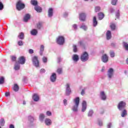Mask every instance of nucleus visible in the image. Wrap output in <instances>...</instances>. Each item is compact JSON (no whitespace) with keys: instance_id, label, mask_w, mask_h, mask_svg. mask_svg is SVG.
Returning a JSON list of instances; mask_svg holds the SVG:
<instances>
[{"instance_id":"f257e3e1","label":"nucleus","mask_w":128,"mask_h":128,"mask_svg":"<svg viewBox=\"0 0 128 128\" xmlns=\"http://www.w3.org/2000/svg\"><path fill=\"white\" fill-rule=\"evenodd\" d=\"M74 105L72 108L73 112H78V106H80V98L76 97L73 100Z\"/></svg>"},{"instance_id":"c85d7f7f","label":"nucleus","mask_w":128,"mask_h":128,"mask_svg":"<svg viewBox=\"0 0 128 128\" xmlns=\"http://www.w3.org/2000/svg\"><path fill=\"white\" fill-rule=\"evenodd\" d=\"M31 4H32V6H38V1L36 0H32L30 1Z\"/></svg>"},{"instance_id":"9b49d317","label":"nucleus","mask_w":128,"mask_h":128,"mask_svg":"<svg viewBox=\"0 0 128 128\" xmlns=\"http://www.w3.org/2000/svg\"><path fill=\"white\" fill-rule=\"evenodd\" d=\"M50 80L52 82H54L56 80V74L52 73L50 77Z\"/></svg>"},{"instance_id":"ea45409f","label":"nucleus","mask_w":128,"mask_h":128,"mask_svg":"<svg viewBox=\"0 0 128 128\" xmlns=\"http://www.w3.org/2000/svg\"><path fill=\"white\" fill-rule=\"evenodd\" d=\"M118 2V0H112L111 4L112 6H116Z\"/></svg>"},{"instance_id":"72a5a7b5","label":"nucleus","mask_w":128,"mask_h":128,"mask_svg":"<svg viewBox=\"0 0 128 128\" xmlns=\"http://www.w3.org/2000/svg\"><path fill=\"white\" fill-rule=\"evenodd\" d=\"M42 26V22H38L36 24V28L38 30H40Z\"/></svg>"},{"instance_id":"473e14b6","label":"nucleus","mask_w":128,"mask_h":128,"mask_svg":"<svg viewBox=\"0 0 128 128\" xmlns=\"http://www.w3.org/2000/svg\"><path fill=\"white\" fill-rule=\"evenodd\" d=\"M4 124H6V121H4V119L1 118L0 120V124L1 126H4Z\"/></svg>"},{"instance_id":"2eb2a0df","label":"nucleus","mask_w":128,"mask_h":128,"mask_svg":"<svg viewBox=\"0 0 128 128\" xmlns=\"http://www.w3.org/2000/svg\"><path fill=\"white\" fill-rule=\"evenodd\" d=\"M54 16V9L52 8H49L48 10V16L52 18Z\"/></svg>"},{"instance_id":"79ce46f5","label":"nucleus","mask_w":128,"mask_h":128,"mask_svg":"<svg viewBox=\"0 0 128 128\" xmlns=\"http://www.w3.org/2000/svg\"><path fill=\"white\" fill-rule=\"evenodd\" d=\"M100 7L97 6L95 7V12H100Z\"/></svg>"},{"instance_id":"de8ad7c7","label":"nucleus","mask_w":128,"mask_h":128,"mask_svg":"<svg viewBox=\"0 0 128 128\" xmlns=\"http://www.w3.org/2000/svg\"><path fill=\"white\" fill-rule=\"evenodd\" d=\"M46 114L48 116H52V112H50V111H47L46 112Z\"/></svg>"},{"instance_id":"864d4df0","label":"nucleus","mask_w":128,"mask_h":128,"mask_svg":"<svg viewBox=\"0 0 128 128\" xmlns=\"http://www.w3.org/2000/svg\"><path fill=\"white\" fill-rule=\"evenodd\" d=\"M42 60H43V62H48V58L46 57H44L42 58Z\"/></svg>"},{"instance_id":"13d9d810","label":"nucleus","mask_w":128,"mask_h":128,"mask_svg":"<svg viewBox=\"0 0 128 128\" xmlns=\"http://www.w3.org/2000/svg\"><path fill=\"white\" fill-rule=\"evenodd\" d=\"M110 12H114V9L113 8H110Z\"/></svg>"},{"instance_id":"4468645a","label":"nucleus","mask_w":128,"mask_h":128,"mask_svg":"<svg viewBox=\"0 0 128 128\" xmlns=\"http://www.w3.org/2000/svg\"><path fill=\"white\" fill-rule=\"evenodd\" d=\"M102 60L103 62H108V55H106V54H104L102 56Z\"/></svg>"},{"instance_id":"680f3d73","label":"nucleus","mask_w":128,"mask_h":128,"mask_svg":"<svg viewBox=\"0 0 128 128\" xmlns=\"http://www.w3.org/2000/svg\"><path fill=\"white\" fill-rule=\"evenodd\" d=\"M108 128H112V123H109V124H108Z\"/></svg>"},{"instance_id":"a878e982","label":"nucleus","mask_w":128,"mask_h":128,"mask_svg":"<svg viewBox=\"0 0 128 128\" xmlns=\"http://www.w3.org/2000/svg\"><path fill=\"white\" fill-rule=\"evenodd\" d=\"M127 115H128V111H126V110H124L121 114V116H122V118H124V116H126Z\"/></svg>"},{"instance_id":"bb28decb","label":"nucleus","mask_w":128,"mask_h":128,"mask_svg":"<svg viewBox=\"0 0 128 128\" xmlns=\"http://www.w3.org/2000/svg\"><path fill=\"white\" fill-rule=\"evenodd\" d=\"M28 122H30V124H32V122H34V117L32 116H28Z\"/></svg>"},{"instance_id":"e433bc0d","label":"nucleus","mask_w":128,"mask_h":128,"mask_svg":"<svg viewBox=\"0 0 128 128\" xmlns=\"http://www.w3.org/2000/svg\"><path fill=\"white\" fill-rule=\"evenodd\" d=\"M92 114H94V110H90L88 112V116H92Z\"/></svg>"},{"instance_id":"423d86ee","label":"nucleus","mask_w":128,"mask_h":128,"mask_svg":"<svg viewBox=\"0 0 128 128\" xmlns=\"http://www.w3.org/2000/svg\"><path fill=\"white\" fill-rule=\"evenodd\" d=\"M56 42L58 44L62 46L64 44V37L62 36H59L56 39Z\"/></svg>"},{"instance_id":"5fc2aeb1","label":"nucleus","mask_w":128,"mask_h":128,"mask_svg":"<svg viewBox=\"0 0 128 128\" xmlns=\"http://www.w3.org/2000/svg\"><path fill=\"white\" fill-rule=\"evenodd\" d=\"M63 102H64V106H66V104H68V100H66V99H64V100H63Z\"/></svg>"},{"instance_id":"393cba45","label":"nucleus","mask_w":128,"mask_h":128,"mask_svg":"<svg viewBox=\"0 0 128 128\" xmlns=\"http://www.w3.org/2000/svg\"><path fill=\"white\" fill-rule=\"evenodd\" d=\"M98 26V21L96 20V17L94 16L93 18V26L96 27Z\"/></svg>"},{"instance_id":"0e129e2a","label":"nucleus","mask_w":128,"mask_h":128,"mask_svg":"<svg viewBox=\"0 0 128 128\" xmlns=\"http://www.w3.org/2000/svg\"><path fill=\"white\" fill-rule=\"evenodd\" d=\"M58 62H62V58H60V57H58Z\"/></svg>"},{"instance_id":"c9c22d12","label":"nucleus","mask_w":128,"mask_h":128,"mask_svg":"<svg viewBox=\"0 0 128 128\" xmlns=\"http://www.w3.org/2000/svg\"><path fill=\"white\" fill-rule=\"evenodd\" d=\"M13 89L14 92H18L19 90L18 86L16 84H15L14 85Z\"/></svg>"},{"instance_id":"774afa93","label":"nucleus","mask_w":128,"mask_h":128,"mask_svg":"<svg viewBox=\"0 0 128 128\" xmlns=\"http://www.w3.org/2000/svg\"><path fill=\"white\" fill-rule=\"evenodd\" d=\"M126 64H128V58L126 59Z\"/></svg>"},{"instance_id":"a211bd4d","label":"nucleus","mask_w":128,"mask_h":128,"mask_svg":"<svg viewBox=\"0 0 128 128\" xmlns=\"http://www.w3.org/2000/svg\"><path fill=\"white\" fill-rule=\"evenodd\" d=\"M32 100H34V102H38V100H40L38 95L37 94H34L32 96Z\"/></svg>"},{"instance_id":"8fccbe9b","label":"nucleus","mask_w":128,"mask_h":128,"mask_svg":"<svg viewBox=\"0 0 128 128\" xmlns=\"http://www.w3.org/2000/svg\"><path fill=\"white\" fill-rule=\"evenodd\" d=\"M4 8V4L2 2H0V10H2Z\"/></svg>"},{"instance_id":"c756f323","label":"nucleus","mask_w":128,"mask_h":128,"mask_svg":"<svg viewBox=\"0 0 128 128\" xmlns=\"http://www.w3.org/2000/svg\"><path fill=\"white\" fill-rule=\"evenodd\" d=\"M24 32H20V33L19 35L18 36V38L20 40H24Z\"/></svg>"},{"instance_id":"b1692460","label":"nucleus","mask_w":128,"mask_h":128,"mask_svg":"<svg viewBox=\"0 0 128 128\" xmlns=\"http://www.w3.org/2000/svg\"><path fill=\"white\" fill-rule=\"evenodd\" d=\"M98 20H102L104 18V14H102V12H99L98 14Z\"/></svg>"},{"instance_id":"f704fd0d","label":"nucleus","mask_w":128,"mask_h":128,"mask_svg":"<svg viewBox=\"0 0 128 128\" xmlns=\"http://www.w3.org/2000/svg\"><path fill=\"white\" fill-rule=\"evenodd\" d=\"M20 64H18L16 62L14 67V69L15 70H20Z\"/></svg>"},{"instance_id":"bf43d9fd","label":"nucleus","mask_w":128,"mask_h":128,"mask_svg":"<svg viewBox=\"0 0 128 128\" xmlns=\"http://www.w3.org/2000/svg\"><path fill=\"white\" fill-rule=\"evenodd\" d=\"M34 52V50L32 49L29 50V54H32Z\"/></svg>"},{"instance_id":"c03bdc74","label":"nucleus","mask_w":128,"mask_h":128,"mask_svg":"<svg viewBox=\"0 0 128 128\" xmlns=\"http://www.w3.org/2000/svg\"><path fill=\"white\" fill-rule=\"evenodd\" d=\"M18 45L20 46H24V43L22 42V40L18 41Z\"/></svg>"},{"instance_id":"338daca9","label":"nucleus","mask_w":128,"mask_h":128,"mask_svg":"<svg viewBox=\"0 0 128 128\" xmlns=\"http://www.w3.org/2000/svg\"><path fill=\"white\" fill-rule=\"evenodd\" d=\"M80 46H82V41H80L78 42Z\"/></svg>"},{"instance_id":"49530a36","label":"nucleus","mask_w":128,"mask_h":128,"mask_svg":"<svg viewBox=\"0 0 128 128\" xmlns=\"http://www.w3.org/2000/svg\"><path fill=\"white\" fill-rule=\"evenodd\" d=\"M110 58H114V52H110Z\"/></svg>"},{"instance_id":"a19ab883","label":"nucleus","mask_w":128,"mask_h":128,"mask_svg":"<svg viewBox=\"0 0 128 128\" xmlns=\"http://www.w3.org/2000/svg\"><path fill=\"white\" fill-rule=\"evenodd\" d=\"M57 72L59 74H62V68H58L57 70Z\"/></svg>"},{"instance_id":"f03ea898","label":"nucleus","mask_w":128,"mask_h":128,"mask_svg":"<svg viewBox=\"0 0 128 128\" xmlns=\"http://www.w3.org/2000/svg\"><path fill=\"white\" fill-rule=\"evenodd\" d=\"M25 6L26 5L22 3V0H19L16 4V8L18 10H24Z\"/></svg>"},{"instance_id":"f3484780","label":"nucleus","mask_w":128,"mask_h":128,"mask_svg":"<svg viewBox=\"0 0 128 128\" xmlns=\"http://www.w3.org/2000/svg\"><path fill=\"white\" fill-rule=\"evenodd\" d=\"M30 18V14H26L24 18V22H28V20Z\"/></svg>"},{"instance_id":"412c9836","label":"nucleus","mask_w":128,"mask_h":128,"mask_svg":"<svg viewBox=\"0 0 128 128\" xmlns=\"http://www.w3.org/2000/svg\"><path fill=\"white\" fill-rule=\"evenodd\" d=\"M123 48H124L125 50L128 52V44L126 42H122Z\"/></svg>"},{"instance_id":"2f4dec72","label":"nucleus","mask_w":128,"mask_h":128,"mask_svg":"<svg viewBox=\"0 0 128 128\" xmlns=\"http://www.w3.org/2000/svg\"><path fill=\"white\" fill-rule=\"evenodd\" d=\"M80 28H82V30H88V26H86L84 24H82L80 26Z\"/></svg>"},{"instance_id":"052dcab7","label":"nucleus","mask_w":128,"mask_h":128,"mask_svg":"<svg viewBox=\"0 0 128 128\" xmlns=\"http://www.w3.org/2000/svg\"><path fill=\"white\" fill-rule=\"evenodd\" d=\"M68 12H65L64 14V18H66V16H68Z\"/></svg>"},{"instance_id":"09e8293b","label":"nucleus","mask_w":128,"mask_h":128,"mask_svg":"<svg viewBox=\"0 0 128 128\" xmlns=\"http://www.w3.org/2000/svg\"><path fill=\"white\" fill-rule=\"evenodd\" d=\"M116 18H120V10H118L116 12Z\"/></svg>"},{"instance_id":"20e7f679","label":"nucleus","mask_w":128,"mask_h":128,"mask_svg":"<svg viewBox=\"0 0 128 128\" xmlns=\"http://www.w3.org/2000/svg\"><path fill=\"white\" fill-rule=\"evenodd\" d=\"M88 60V54L85 52L80 56V60L83 62H86Z\"/></svg>"},{"instance_id":"9d476101","label":"nucleus","mask_w":128,"mask_h":128,"mask_svg":"<svg viewBox=\"0 0 128 128\" xmlns=\"http://www.w3.org/2000/svg\"><path fill=\"white\" fill-rule=\"evenodd\" d=\"M86 13H80L79 14V19L82 22H84V20H86Z\"/></svg>"},{"instance_id":"f8f14e48","label":"nucleus","mask_w":128,"mask_h":128,"mask_svg":"<svg viewBox=\"0 0 128 128\" xmlns=\"http://www.w3.org/2000/svg\"><path fill=\"white\" fill-rule=\"evenodd\" d=\"M86 110V102L84 100L82 102V112H84Z\"/></svg>"},{"instance_id":"58836bf2","label":"nucleus","mask_w":128,"mask_h":128,"mask_svg":"<svg viewBox=\"0 0 128 128\" xmlns=\"http://www.w3.org/2000/svg\"><path fill=\"white\" fill-rule=\"evenodd\" d=\"M110 28L112 30H116V24H111L110 26Z\"/></svg>"},{"instance_id":"37998d69","label":"nucleus","mask_w":128,"mask_h":128,"mask_svg":"<svg viewBox=\"0 0 128 128\" xmlns=\"http://www.w3.org/2000/svg\"><path fill=\"white\" fill-rule=\"evenodd\" d=\"M73 51L74 52H78V48H76V46H73Z\"/></svg>"},{"instance_id":"6e6552de","label":"nucleus","mask_w":128,"mask_h":128,"mask_svg":"<svg viewBox=\"0 0 128 128\" xmlns=\"http://www.w3.org/2000/svg\"><path fill=\"white\" fill-rule=\"evenodd\" d=\"M107 76L108 80L112 78V77L114 76V69L112 68H109L108 71Z\"/></svg>"},{"instance_id":"1a4fd4ad","label":"nucleus","mask_w":128,"mask_h":128,"mask_svg":"<svg viewBox=\"0 0 128 128\" xmlns=\"http://www.w3.org/2000/svg\"><path fill=\"white\" fill-rule=\"evenodd\" d=\"M100 98L102 100H106V94L104 91H101L100 94Z\"/></svg>"},{"instance_id":"6e6d98bb","label":"nucleus","mask_w":128,"mask_h":128,"mask_svg":"<svg viewBox=\"0 0 128 128\" xmlns=\"http://www.w3.org/2000/svg\"><path fill=\"white\" fill-rule=\"evenodd\" d=\"M98 124L100 126H102V121L99 120L98 122Z\"/></svg>"},{"instance_id":"6ab92c4d","label":"nucleus","mask_w":128,"mask_h":128,"mask_svg":"<svg viewBox=\"0 0 128 128\" xmlns=\"http://www.w3.org/2000/svg\"><path fill=\"white\" fill-rule=\"evenodd\" d=\"M106 38L108 40H110L112 38V32L110 31H107L106 33Z\"/></svg>"},{"instance_id":"5701e85b","label":"nucleus","mask_w":128,"mask_h":128,"mask_svg":"<svg viewBox=\"0 0 128 128\" xmlns=\"http://www.w3.org/2000/svg\"><path fill=\"white\" fill-rule=\"evenodd\" d=\"M32 36H36L38 34V30L36 29H33L30 31Z\"/></svg>"},{"instance_id":"69168bd1","label":"nucleus","mask_w":128,"mask_h":128,"mask_svg":"<svg viewBox=\"0 0 128 128\" xmlns=\"http://www.w3.org/2000/svg\"><path fill=\"white\" fill-rule=\"evenodd\" d=\"M5 96H10V92H6Z\"/></svg>"},{"instance_id":"a18cd8bd","label":"nucleus","mask_w":128,"mask_h":128,"mask_svg":"<svg viewBox=\"0 0 128 128\" xmlns=\"http://www.w3.org/2000/svg\"><path fill=\"white\" fill-rule=\"evenodd\" d=\"M86 90V88H84L81 92L82 96H84L85 94Z\"/></svg>"},{"instance_id":"cd10ccee","label":"nucleus","mask_w":128,"mask_h":128,"mask_svg":"<svg viewBox=\"0 0 128 128\" xmlns=\"http://www.w3.org/2000/svg\"><path fill=\"white\" fill-rule=\"evenodd\" d=\"M44 45H41L40 52V56H42V52H44Z\"/></svg>"},{"instance_id":"0eeeda50","label":"nucleus","mask_w":128,"mask_h":128,"mask_svg":"<svg viewBox=\"0 0 128 128\" xmlns=\"http://www.w3.org/2000/svg\"><path fill=\"white\" fill-rule=\"evenodd\" d=\"M126 104L125 103L124 101H121L119 102L118 108L119 110H122L126 108Z\"/></svg>"},{"instance_id":"7c9ffc66","label":"nucleus","mask_w":128,"mask_h":128,"mask_svg":"<svg viewBox=\"0 0 128 128\" xmlns=\"http://www.w3.org/2000/svg\"><path fill=\"white\" fill-rule=\"evenodd\" d=\"M44 119V114H41L39 116V120L40 122H43Z\"/></svg>"},{"instance_id":"7ed1b4c3","label":"nucleus","mask_w":128,"mask_h":128,"mask_svg":"<svg viewBox=\"0 0 128 128\" xmlns=\"http://www.w3.org/2000/svg\"><path fill=\"white\" fill-rule=\"evenodd\" d=\"M32 62L33 65H34L36 68H38L40 66V61H38V58L36 56H34L32 58Z\"/></svg>"},{"instance_id":"39448f33","label":"nucleus","mask_w":128,"mask_h":128,"mask_svg":"<svg viewBox=\"0 0 128 128\" xmlns=\"http://www.w3.org/2000/svg\"><path fill=\"white\" fill-rule=\"evenodd\" d=\"M65 88L66 96H70V94H72V89H70V84L67 83L65 86Z\"/></svg>"},{"instance_id":"4d7b16f0","label":"nucleus","mask_w":128,"mask_h":128,"mask_svg":"<svg viewBox=\"0 0 128 128\" xmlns=\"http://www.w3.org/2000/svg\"><path fill=\"white\" fill-rule=\"evenodd\" d=\"M40 74H44V73L46 72V70L44 68H42L40 70Z\"/></svg>"},{"instance_id":"603ef678","label":"nucleus","mask_w":128,"mask_h":128,"mask_svg":"<svg viewBox=\"0 0 128 128\" xmlns=\"http://www.w3.org/2000/svg\"><path fill=\"white\" fill-rule=\"evenodd\" d=\"M12 62H16V56H12Z\"/></svg>"},{"instance_id":"4be33fe9","label":"nucleus","mask_w":128,"mask_h":128,"mask_svg":"<svg viewBox=\"0 0 128 128\" xmlns=\"http://www.w3.org/2000/svg\"><path fill=\"white\" fill-rule=\"evenodd\" d=\"M34 10L37 12H42V7L40 6H35Z\"/></svg>"},{"instance_id":"dca6fc26","label":"nucleus","mask_w":128,"mask_h":128,"mask_svg":"<svg viewBox=\"0 0 128 128\" xmlns=\"http://www.w3.org/2000/svg\"><path fill=\"white\" fill-rule=\"evenodd\" d=\"M72 60L74 62H78V60H80L78 55L76 54H74L72 56Z\"/></svg>"},{"instance_id":"aec40b11","label":"nucleus","mask_w":128,"mask_h":128,"mask_svg":"<svg viewBox=\"0 0 128 128\" xmlns=\"http://www.w3.org/2000/svg\"><path fill=\"white\" fill-rule=\"evenodd\" d=\"M44 122L46 126H50L52 124V120L48 118L45 119Z\"/></svg>"},{"instance_id":"4c0bfd02","label":"nucleus","mask_w":128,"mask_h":128,"mask_svg":"<svg viewBox=\"0 0 128 128\" xmlns=\"http://www.w3.org/2000/svg\"><path fill=\"white\" fill-rule=\"evenodd\" d=\"M4 82V78L3 76L0 77V84H2Z\"/></svg>"},{"instance_id":"3c124183","label":"nucleus","mask_w":128,"mask_h":128,"mask_svg":"<svg viewBox=\"0 0 128 128\" xmlns=\"http://www.w3.org/2000/svg\"><path fill=\"white\" fill-rule=\"evenodd\" d=\"M72 28H73L74 30H78V26L76 24H74L72 25Z\"/></svg>"},{"instance_id":"e2e57ef3","label":"nucleus","mask_w":128,"mask_h":128,"mask_svg":"<svg viewBox=\"0 0 128 128\" xmlns=\"http://www.w3.org/2000/svg\"><path fill=\"white\" fill-rule=\"evenodd\" d=\"M9 128H14V124H11L10 125Z\"/></svg>"},{"instance_id":"ddd939ff","label":"nucleus","mask_w":128,"mask_h":128,"mask_svg":"<svg viewBox=\"0 0 128 128\" xmlns=\"http://www.w3.org/2000/svg\"><path fill=\"white\" fill-rule=\"evenodd\" d=\"M18 64H26V58H24V57L21 56L19 58V60L18 61Z\"/></svg>"}]
</instances>
